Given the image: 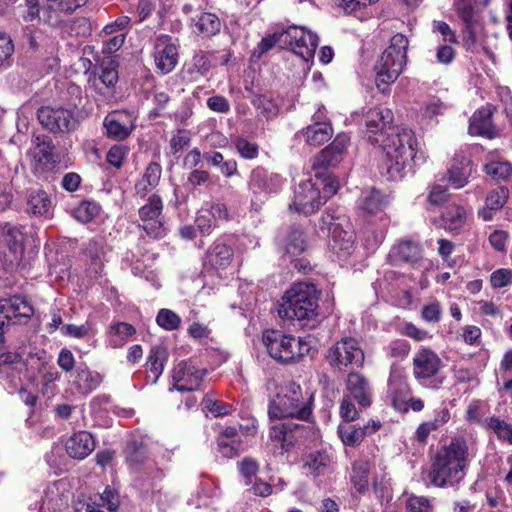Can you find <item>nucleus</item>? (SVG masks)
Wrapping results in <instances>:
<instances>
[{"mask_svg": "<svg viewBox=\"0 0 512 512\" xmlns=\"http://www.w3.org/2000/svg\"><path fill=\"white\" fill-rule=\"evenodd\" d=\"M313 393L289 381L279 387L276 396L270 401L268 415L271 420H285L271 426L270 439L278 442L284 452L289 451L301 438L307 427L292 421L307 420L312 412Z\"/></svg>", "mask_w": 512, "mask_h": 512, "instance_id": "obj_1", "label": "nucleus"}, {"mask_svg": "<svg viewBox=\"0 0 512 512\" xmlns=\"http://www.w3.org/2000/svg\"><path fill=\"white\" fill-rule=\"evenodd\" d=\"M366 135L372 144L380 145L389 162L387 169L392 177L401 175L411 163L416 162L417 141L408 128H391L393 113L386 107H374L364 115Z\"/></svg>", "mask_w": 512, "mask_h": 512, "instance_id": "obj_2", "label": "nucleus"}, {"mask_svg": "<svg viewBox=\"0 0 512 512\" xmlns=\"http://www.w3.org/2000/svg\"><path fill=\"white\" fill-rule=\"evenodd\" d=\"M468 457L467 441L463 437H454L437 452L428 472L429 482L436 487L459 483L464 478Z\"/></svg>", "mask_w": 512, "mask_h": 512, "instance_id": "obj_3", "label": "nucleus"}, {"mask_svg": "<svg viewBox=\"0 0 512 512\" xmlns=\"http://www.w3.org/2000/svg\"><path fill=\"white\" fill-rule=\"evenodd\" d=\"M318 295L314 284L298 282L281 298L278 314L287 320H310L316 317Z\"/></svg>", "mask_w": 512, "mask_h": 512, "instance_id": "obj_4", "label": "nucleus"}, {"mask_svg": "<svg viewBox=\"0 0 512 512\" xmlns=\"http://www.w3.org/2000/svg\"><path fill=\"white\" fill-rule=\"evenodd\" d=\"M339 184L335 178L317 180L309 178L295 188L290 208L296 212L310 215L325 204L328 198L338 190Z\"/></svg>", "mask_w": 512, "mask_h": 512, "instance_id": "obj_5", "label": "nucleus"}, {"mask_svg": "<svg viewBox=\"0 0 512 512\" xmlns=\"http://www.w3.org/2000/svg\"><path fill=\"white\" fill-rule=\"evenodd\" d=\"M262 342L269 356L280 363L298 361L312 348L310 337H295L278 330L265 331Z\"/></svg>", "mask_w": 512, "mask_h": 512, "instance_id": "obj_6", "label": "nucleus"}, {"mask_svg": "<svg viewBox=\"0 0 512 512\" xmlns=\"http://www.w3.org/2000/svg\"><path fill=\"white\" fill-rule=\"evenodd\" d=\"M408 44L405 35L398 33L392 36L390 45L375 64L376 83L379 88L381 84L394 83L402 73L406 64Z\"/></svg>", "mask_w": 512, "mask_h": 512, "instance_id": "obj_7", "label": "nucleus"}, {"mask_svg": "<svg viewBox=\"0 0 512 512\" xmlns=\"http://www.w3.org/2000/svg\"><path fill=\"white\" fill-rule=\"evenodd\" d=\"M442 367L440 357L433 350L422 347L413 357V375L417 382L425 388L437 390L444 381L439 375Z\"/></svg>", "mask_w": 512, "mask_h": 512, "instance_id": "obj_8", "label": "nucleus"}, {"mask_svg": "<svg viewBox=\"0 0 512 512\" xmlns=\"http://www.w3.org/2000/svg\"><path fill=\"white\" fill-rule=\"evenodd\" d=\"M247 185L251 193V206L257 211L270 196L282 189L283 179L263 167H256L251 171Z\"/></svg>", "mask_w": 512, "mask_h": 512, "instance_id": "obj_9", "label": "nucleus"}, {"mask_svg": "<svg viewBox=\"0 0 512 512\" xmlns=\"http://www.w3.org/2000/svg\"><path fill=\"white\" fill-rule=\"evenodd\" d=\"M349 137L346 134H339L333 142L321 150L312 160L311 170L314 178L323 180L334 178L329 170L335 168L343 159L344 153L349 145Z\"/></svg>", "mask_w": 512, "mask_h": 512, "instance_id": "obj_10", "label": "nucleus"}, {"mask_svg": "<svg viewBox=\"0 0 512 512\" xmlns=\"http://www.w3.org/2000/svg\"><path fill=\"white\" fill-rule=\"evenodd\" d=\"M364 352L358 341L351 337H344L329 348L326 359L330 366L339 370L361 367L364 362Z\"/></svg>", "mask_w": 512, "mask_h": 512, "instance_id": "obj_11", "label": "nucleus"}, {"mask_svg": "<svg viewBox=\"0 0 512 512\" xmlns=\"http://www.w3.org/2000/svg\"><path fill=\"white\" fill-rule=\"evenodd\" d=\"M285 48L290 49L304 62L313 60L316 48L319 44L318 36L302 26H290L285 29Z\"/></svg>", "mask_w": 512, "mask_h": 512, "instance_id": "obj_12", "label": "nucleus"}, {"mask_svg": "<svg viewBox=\"0 0 512 512\" xmlns=\"http://www.w3.org/2000/svg\"><path fill=\"white\" fill-rule=\"evenodd\" d=\"M327 218H330V221L325 220V223L328 224V230L331 235L329 247L338 259L346 260L355 250L354 233L350 228H343L344 223L348 224L345 218L337 217L334 219L330 215H328Z\"/></svg>", "mask_w": 512, "mask_h": 512, "instance_id": "obj_13", "label": "nucleus"}, {"mask_svg": "<svg viewBox=\"0 0 512 512\" xmlns=\"http://www.w3.org/2000/svg\"><path fill=\"white\" fill-rule=\"evenodd\" d=\"M162 210L163 202L157 194H153L148 203L139 209L140 226L153 238H161L165 234Z\"/></svg>", "mask_w": 512, "mask_h": 512, "instance_id": "obj_14", "label": "nucleus"}, {"mask_svg": "<svg viewBox=\"0 0 512 512\" xmlns=\"http://www.w3.org/2000/svg\"><path fill=\"white\" fill-rule=\"evenodd\" d=\"M324 108H319L312 116L313 123L297 132L296 137L310 146H320L333 135L331 124L326 120Z\"/></svg>", "mask_w": 512, "mask_h": 512, "instance_id": "obj_15", "label": "nucleus"}, {"mask_svg": "<svg viewBox=\"0 0 512 512\" xmlns=\"http://www.w3.org/2000/svg\"><path fill=\"white\" fill-rule=\"evenodd\" d=\"M39 122L51 132H65L74 127V113L64 108L42 107L37 111Z\"/></svg>", "mask_w": 512, "mask_h": 512, "instance_id": "obj_16", "label": "nucleus"}, {"mask_svg": "<svg viewBox=\"0 0 512 512\" xmlns=\"http://www.w3.org/2000/svg\"><path fill=\"white\" fill-rule=\"evenodd\" d=\"M154 61L162 74L170 73L178 63V51L169 35H158L154 40Z\"/></svg>", "mask_w": 512, "mask_h": 512, "instance_id": "obj_17", "label": "nucleus"}, {"mask_svg": "<svg viewBox=\"0 0 512 512\" xmlns=\"http://www.w3.org/2000/svg\"><path fill=\"white\" fill-rule=\"evenodd\" d=\"M35 142V147L30 151L32 156L31 169L35 175L43 176L53 171L57 163V157L53 153L54 147L50 141L37 136Z\"/></svg>", "mask_w": 512, "mask_h": 512, "instance_id": "obj_18", "label": "nucleus"}, {"mask_svg": "<svg viewBox=\"0 0 512 512\" xmlns=\"http://www.w3.org/2000/svg\"><path fill=\"white\" fill-rule=\"evenodd\" d=\"M21 17L26 23H45L52 27L60 26L62 20L54 8L48 4L41 6L40 0H24Z\"/></svg>", "mask_w": 512, "mask_h": 512, "instance_id": "obj_19", "label": "nucleus"}, {"mask_svg": "<svg viewBox=\"0 0 512 512\" xmlns=\"http://www.w3.org/2000/svg\"><path fill=\"white\" fill-rule=\"evenodd\" d=\"M476 0H455L454 8L464 24V45L467 49H472L476 43V28L479 22V15L476 12Z\"/></svg>", "mask_w": 512, "mask_h": 512, "instance_id": "obj_20", "label": "nucleus"}, {"mask_svg": "<svg viewBox=\"0 0 512 512\" xmlns=\"http://www.w3.org/2000/svg\"><path fill=\"white\" fill-rule=\"evenodd\" d=\"M205 371L192 362H180L173 370V388L178 391H194L201 385Z\"/></svg>", "mask_w": 512, "mask_h": 512, "instance_id": "obj_21", "label": "nucleus"}, {"mask_svg": "<svg viewBox=\"0 0 512 512\" xmlns=\"http://www.w3.org/2000/svg\"><path fill=\"white\" fill-rule=\"evenodd\" d=\"M27 234L23 227L6 223L1 228L0 242L7 247L12 256L11 261L23 260Z\"/></svg>", "mask_w": 512, "mask_h": 512, "instance_id": "obj_22", "label": "nucleus"}, {"mask_svg": "<svg viewBox=\"0 0 512 512\" xmlns=\"http://www.w3.org/2000/svg\"><path fill=\"white\" fill-rule=\"evenodd\" d=\"M233 255V250L229 245L221 241L214 242L206 252L204 271L220 276V271L230 266Z\"/></svg>", "mask_w": 512, "mask_h": 512, "instance_id": "obj_23", "label": "nucleus"}, {"mask_svg": "<svg viewBox=\"0 0 512 512\" xmlns=\"http://www.w3.org/2000/svg\"><path fill=\"white\" fill-rule=\"evenodd\" d=\"M411 395L406 378L400 372H391L388 380V396L392 406L399 412H407Z\"/></svg>", "mask_w": 512, "mask_h": 512, "instance_id": "obj_24", "label": "nucleus"}, {"mask_svg": "<svg viewBox=\"0 0 512 512\" xmlns=\"http://www.w3.org/2000/svg\"><path fill=\"white\" fill-rule=\"evenodd\" d=\"M106 133L110 138L123 140L133 131L134 118L126 111H113L109 113L103 122Z\"/></svg>", "mask_w": 512, "mask_h": 512, "instance_id": "obj_25", "label": "nucleus"}, {"mask_svg": "<svg viewBox=\"0 0 512 512\" xmlns=\"http://www.w3.org/2000/svg\"><path fill=\"white\" fill-rule=\"evenodd\" d=\"M348 397L354 399L361 407H369L372 403V390L366 377L360 373H350L346 381Z\"/></svg>", "mask_w": 512, "mask_h": 512, "instance_id": "obj_26", "label": "nucleus"}, {"mask_svg": "<svg viewBox=\"0 0 512 512\" xmlns=\"http://www.w3.org/2000/svg\"><path fill=\"white\" fill-rule=\"evenodd\" d=\"M422 255V249L418 242L401 240L394 245L387 255V260L392 265L401 263H416Z\"/></svg>", "mask_w": 512, "mask_h": 512, "instance_id": "obj_27", "label": "nucleus"}, {"mask_svg": "<svg viewBox=\"0 0 512 512\" xmlns=\"http://www.w3.org/2000/svg\"><path fill=\"white\" fill-rule=\"evenodd\" d=\"M472 173V162L462 152L456 153L451 160L448 169L450 184L456 188H462L468 183V179Z\"/></svg>", "mask_w": 512, "mask_h": 512, "instance_id": "obj_28", "label": "nucleus"}, {"mask_svg": "<svg viewBox=\"0 0 512 512\" xmlns=\"http://www.w3.org/2000/svg\"><path fill=\"white\" fill-rule=\"evenodd\" d=\"M95 449V440L87 431L74 433L66 441V450L74 459H84Z\"/></svg>", "mask_w": 512, "mask_h": 512, "instance_id": "obj_29", "label": "nucleus"}, {"mask_svg": "<svg viewBox=\"0 0 512 512\" xmlns=\"http://www.w3.org/2000/svg\"><path fill=\"white\" fill-rule=\"evenodd\" d=\"M492 109L490 106H484L478 109L472 115L469 125V133L475 136L493 138L496 135L492 124Z\"/></svg>", "mask_w": 512, "mask_h": 512, "instance_id": "obj_30", "label": "nucleus"}, {"mask_svg": "<svg viewBox=\"0 0 512 512\" xmlns=\"http://www.w3.org/2000/svg\"><path fill=\"white\" fill-rule=\"evenodd\" d=\"M451 418L450 411L447 407H441L434 412V417L431 420L422 422L414 433V438L417 442L425 444L429 435L433 432L439 431Z\"/></svg>", "mask_w": 512, "mask_h": 512, "instance_id": "obj_31", "label": "nucleus"}, {"mask_svg": "<svg viewBox=\"0 0 512 512\" xmlns=\"http://www.w3.org/2000/svg\"><path fill=\"white\" fill-rule=\"evenodd\" d=\"M0 314L5 320L28 318L33 314L32 306L21 296H12L0 300Z\"/></svg>", "mask_w": 512, "mask_h": 512, "instance_id": "obj_32", "label": "nucleus"}, {"mask_svg": "<svg viewBox=\"0 0 512 512\" xmlns=\"http://www.w3.org/2000/svg\"><path fill=\"white\" fill-rule=\"evenodd\" d=\"M61 486H63L61 482H54L47 486L41 498L40 512H61L67 506L68 497L60 491Z\"/></svg>", "mask_w": 512, "mask_h": 512, "instance_id": "obj_33", "label": "nucleus"}, {"mask_svg": "<svg viewBox=\"0 0 512 512\" xmlns=\"http://www.w3.org/2000/svg\"><path fill=\"white\" fill-rule=\"evenodd\" d=\"M380 428V423L371 421L363 427H355L350 424L339 425L338 434L346 446H355L359 444L366 435L376 432Z\"/></svg>", "mask_w": 512, "mask_h": 512, "instance_id": "obj_34", "label": "nucleus"}, {"mask_svg": "<svg viewBox=\"0 0 512 512\" xmlns=\"http://www.w3.org/2000/svg\"><path fill=\"white\" fill-rule=\"evenodd\" d=\"M103 377L86 366H78L73 379L75 389L82 395H88L102 383Z\"/></svg>", "mask_w": 512, "mask_h": 512, "instance_id": "obj_35", "label": "nucleus"}, {"mask_svg": "<svg viewBox=\"0 0 512 512\" xmlns=\"http://www.w3.org/2000/svg\"><path fill=\"white\" fill-rule=\"evenodd\" d=\"M468 222V211L458 204H449L442 212V223L446 231L456 232Z\"/></svg>", "mask_w": 512, "mask_h": 512, "instance_id": "obj_36", "label": "nucleus"}, {"mask_svg": "<svg viewBox=\"0 0 512 512\" xmlns=\"http://www.w3.org/2000/svg\"><path fill=\"white\" fill-rule=\"evenodd\" d=\"M509 197V191L505 187H498L488 193L485 205L478 211V216L484 221H490L496 211L501 209Z\"/></svg>", "mask_w": 512, "mask_h": 512, "instance_id": "obj_37", "label": "nucleus"}, {"mask_svg": "<svg viewBox=\"0 0 512 512\" xmlns=\"http://www.w3.org/2000/svg\"><path fill=\"white\" fill-rule=\"evenodd\" d=\"M388 204V197L375 188L363 190L358 200V206L367 214H377Z\"/></svg>", "mask_w": 512, "mask_h": 512, "instance_id": "obj_38", "label": "nucleus"}, {"mask_svg": "<svg viewBox=\"0 0 512 512\" xmlns=\"http://www.w3.org/2000/svg\"><path fill=\"white\" fill-rule=\"evenodd\" d=\"M162 174L161 165L157 162H151L145 169L141 179L135 184L136 194L144 198L157 187Z\"/></svg>", "mask_w": 512, "mask_h": 512, "instance_id": "obj_39", "label": "nucleus"}, {"mask_svg": "<svg viewBox=\"0 0 512 512\" xmlns=\"http://www.w3.org/2000/svg\"><path fill=\"white\" fill-rule=\"evenodd\" d=\"M379 222V225L369 222L364 228L363 237L367 249H376L385 239L389 220L386 215H381Z\"/></svg>", "mask_w": 512, "mask_h": 512, "instance_id": "obj_40", "label": "nucleus"}, {"mask_svg": "<svg viewBox=\"0 0 512 512\" xmlns=\"http://www.w3.org/2000/svg\"><path fill=\"white\" fill-rule=\"evenodd\" d=\"M167 361V351L161 346H154L147 358L146 366L148 370L147 381L156 384L164 370Z\"/></svg>", "mask_w": 512, "mask_h": 512, "instance_id": "obj_41", "label": "nucleus"}, {"mask_svg": "<svg viewBox=\"0 0 512 512\" xmlns=\"http://www.w3.org/2000/svg\"><path fill=\"white\" fill-rule=\"evenodd\" d=\"M192 27L193 32L205 37H210L220 31L221 21L216 14L204 12L192 18Z\"/></svg>", "mask_w": 512, "mask_h": 512, "instance_id": "obj_42", "label": "nucleus"}, {"mask_svg": "<svg viewBox=\"0 0 512 512\" xmlns=\"http://www.w3.org/2000/svg\"><path fill=\"white\" fill-rule=\"evenodd\" d=\"M330 465V457L325 451H313L306 455L303 470L307 475L317 477L324 474Z\"/></svg>", "mask_w": 512, "mask_h": 512, "instance_id": "obj_43", "label": "nucleus"}, {"mask_svg": "<svg viewBox=\"0 0 512 512\" xmlns=\"http://www.w3.org/2000/svg\"><path fill=\"white\" fill-rule=\"evenodd\" d=\"M306 247L307 241L304 232L299 228H291L284 239L286 253L291 256H298L306 250Z\"/></svg>", "mask_w": 512, "mask_h": 512, "instance_id": "obj_44", "label": "nucleus"}, {"mask_svg": "<svg viewBox=\"0 0 512 512\" xmlns=\"http://www.w3.org/2000/svg\"><path fill=\"white\" fill-rule=\"evenodd\" d=\"M28 210L35 215H48L52 202L47 193L43 190H33L28 196Z\"/></svg>", "mask_w": 512, "mask_h": 512, "instance_id": "obj_45", "label": "nucleus"}, {"mask_svg": "<svg viewBox=\"0 0 512 512\" xmlns=\"http://www.w3.org/2000/svg\"><path fill=\"white\" fill-rule=\"evenodd\" d=\"M136 332L135 328L124 322H118L110 327V337L108 345L112 348H118L125 344V342Z\"/></svg>", "mask_w": 512, "mask_h": 512, "instance_id": "obj_46", "label": "nucleus"}, {"mask_svg": "<svg viewBox=\"0 0 512 512\" xmlns=\"http://www.w3.org/2000/svg\"><path fill=\"white\" fill-rule=\"evenodd\" d=\"M149 451L142 441L132 440L126 446L127 463L134 468L143 464L148 458Z\"/></svg>", "mask_w": 512, "mask_h": 512, "instance_id": "obj_47", "label": "nucleus"}, {"mask_svg": "<svg viewBox=\"0 0 512 512\" xmlns=\"http://www.w3.org/2000/svg\"><path fill=\"white\" fill-rule=\"evenodd\" d=\"M370 465L367 461H356L352 466L351 481L354 487L361 493L369 486Z\"/></svg>", "mask_w": 512, "mask_h": 512, "instance_id": "obj_48", "label": "nucleus"}, {"mask_svg": "<svg viewBox=\"0 0 512 512\" xmlns=\"http://www.w3.org/2000/svg\"><path fill=\"white\" fill-rule=\"evenodd\" d=\"M101 211L100 205L92 200L80 202L73 210L75 219L82 223H88L94 220Z\"/></svg>", "mask_w": 512, "mask_h": 512, "instance_id": "obj_49", "label": "nucleus"}, {"mask_svg": "<svg viewBox=\"0 0 512 512\" xmlns=\"http://www.w3.org/2000/svg\"><path fill=\"white\" fill-rule=\"evenodd\" d=\"M85 254L89 258V271L95 275L99 274L103 269L104 251L102 246L96 241H90L85 249Z\"/></svg>", "mask_w": 512, "mask_h": 512, "instance_id": "obj_50", "label": "nucleus"}, {"mask_svg": "<svg viewBox=\"0 0 512 512\" xmlns=\"http://www.w3.org/2000/svg\"><path fill=\"white\" fill-rule=\"evenodd\" d=\"M484 171L495 180H506L512 175V165L505 160H491L485 164Z\"/></svg>", "mask_w": 512, "mask_h": 512, "instance_id": "obj_51", "label": "nucleus"}, {"mask_svg": "<svg viewBox=\"0 0 512 512\" xmlns=\"http://www.w3.org/2000/svg\"><path fill=\"white\" fill-rule=\"evenodd\" d=\"M378 1L379 0H335V4L346 15L356 16Z\"/></svg>", "mask_w": 512, "mask_h": 512, "instance_id": "obj_52", "label": "nucleus"}, {"mask_svg": "<svg viewBox=\"0 0 512 512\" xmlns=\"http://www.w3.org/2000/svg\"><path fill=\"white\" fill-rule=\"evenodd\" d=\"M233 144L238 154L246 160H253L259 155V145L245 137H236Z\"/></svg>", "mask_w": 512, "mask_h": 512, "instance_id": "obj_53", "label": "nucleus"}, {"mask_svg": "<svg viewBox=\"0 0 512 512\" xmlns=\"http://www.w3.org/2000/svg\"><path fill=\"white\" fill-rule=\"evenodd\" d=\"M447 110V105L440 99L432 98L428 100L420 110V116L424 121H432L435 117L443 115Z\"/></svg>", "mask_w": 512, "mask_h": 512, "instance_id": "obj_54", "label": "nucleus"}, {"mask_svg": "<svg viewBox=\"0 0 512 512\" xmlns=\"http://www.w3.org/2000/svg\"><path fill=\"white\" fill-rule=\"evenodd\" d=\"M252 103L266 119L273 118L278 114L279 108L277 104L266 96L257 95L253 98Z\"/></svg>", "mask_w": 512, "mask_h": 512, "instance_id": "obj_55", "label": "nucleus"}, {"mask_svg": "<svg viewBox=\"0 0 512 512\" xmlns=\"http://www.w3.org/2000/svg\"><path fill=\"white\" fill-rule=\"evenodd\" d=\"M21 357L15 352H6L0 354V375H9L15 370L22 368Z\"/></svg>", "mask_w": 512, "mask_h": 512, "instance_id": "obj_56", "label": "nucleus"}, {"mask_svg": "<svg viewBox=\"0 0 512 512\" xmlns=\"http://www.w3.org/2000/svg\"><path fill=\"white\" fill-rule=\"evenodd\" d=\"M488 427L494 431L498 439L501 441L512 444V425L500 420L496 417H491L488 421Z\"/></svg>", "mask_w": 512, "mask_h": 512, "instance_id": "obj_57", "label": "nucleus"}, {"mask_svg": "<svg viewBox=\"0 0 512 512\" xmlns=\"http://www.w3.org/2000/svg\"><path fill=\"white\" fill-rule=\"evenodd\" d=\"M201 405H202V410L204 412L210 413L214 417H221V416L228 415L232 410L230 405H228L222 401L215 400L211 397H205L203 399Z\"/></svg>", "mask_w": 512, "mask_h": 512, "instance_id": "obj_58", "label": "nucleus"}, {"mask_svg": "<svg viewBox=\"0 0 512 512\" xmlns=\"http://www.w3.org/2000/svg\"><path fill=\"white\" fill-rule=\"evenodd\" d=\"M156 322L163 329L172 331L180 326L181 318L170 309H161L157 314Z\"/></svg>", "mask_w": 512, "mask_h": 512, "instance_id": "obj_59", "label": "nucleus"}, {"mask_svg": "<svg viewBox=\"0 0 512 512\" xmlns=\"http://www.w3.org/2000/svg\"><path fill=\"white\" fill-rule=\"evenodd\" d=\"M67 31L72 36L84 38L91 34L92 24L85 17L75 18L69 23Z\"/></svg>", "mask_w": 512, "mask_h": 512, "instance_id": "obj_60", "label": "nucleus"}, {"mask_svg": "<svg viewBox=\"0 0 512 512\" xmlns=\"http://www.w3.org/2000/svg\"><path fill=\"white\" fill-rule=\"evenodd\" d=\"M55 11L64 14H71L77 9L83 7L88 0H47Z\"/></svg>", "mask_w": 512, "mask_h": 512, "instance_id": "obj_61", "label": "nucleus"}, {"mask_svg": "<svg viewBox=\"0 0 512 512\" xmlns=\"http://www.w3.org/2000/svg\"><path fill=\"white\" fill-rule=\"evenodd\" d=\"M285 29L281 31H276L273 34L267 35L262 38L259 43V50L261 53H265L272 49L274 46L278 45L281 48H285Z\"/></svg>", "mask_w": 512, "mask_h": 512, "instance_id": "obj_62", "label": "nucleus"}, {"mask_svg": "<svg viewBox=\"0 0 512 512\" xmlns=\"http://www.w3.org/2000/svg\"><path fill=\"white\" fill-rule=\"evenodd\" d=\"M421 317L428 323H438L442 317V307L438 301L425 304L421 310Z\"/></svg>", "mask_w": 512, "mask_h": 512, "instance_id": "obj_63", "label": "nucleus"}, {"mask_svg": "<svg viewBox=\"0 0 512 512\" xmlns=\"http://www.w3.org/2000/svg\"><path fill=\"white\" fill-rule=\"evenodd\" d=\"M128 153V148L124 144L113 145L106 156L107 162L115 168L122 166L123 160Z\"/></svg>", "mask_w": 512, "mask_h": 512, "instance_id": "obj_64", "label": "nucleus"}]
</instances>
